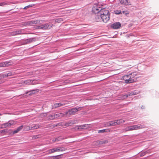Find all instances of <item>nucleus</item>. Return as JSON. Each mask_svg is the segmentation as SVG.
Segmentation results:
<instances>
[{
    "label": "nucleus",
    "instance_id": "nucleus-27",
    "mask_svg": "<svg viewBox=\"0 0 159 159\" xmlns=\"http://www.w3.org/2000/svg\"><path fill=\"white\" fill-rule=\"evenodd\" d=\"M41 137L40 135L39 134L36 135H34L32 137L33 139H35L38 138H40Z\"/></svg>",
    "mask_w": 159,
    "mask_h": 159
},
{
    "label": "nucleus",
    "instance_id": "nucleus-41",
    "mask_svg": "<svg viewBox=\"0 0 159 159\" xmlns=\"http://www.w3.org/2000/svg\"><path fill=\"white\" fill-rule=\"evenodd\" d=\"M145 108V106L143 105H142L141 107V108L142 109H144Z\"/></svg>",
    "mask_w": 159,
    "mask_h": 159
},
{
    "label": "nucleus",
    "instance_id": "nucleus-1",
    "mask_svg": "<svg viewBox=\"0 0 159 159\" xmlns=\"http://www.w3.org/2000/svg\"><path fill=\"white\" fill-rule=\"evenodd\" d=\"M100 16L102 20L107 23L110 19V14L108 11L103 9L100 12Z\"/></svg>",
    "mask_w": 159,
    "mask_h": 159
},
{
    "label": "nucleus",
    "instance_id": "nucleus-23",
    "mask_svg": "<svg viewBox=\"0 0 159 159\" xmlns=\"http://www.w3.org/2000/svg\"><path fill=\"white\" fill-rule=\"evenodd\" d=\"M40 126L38 124H36L33 127H32V130L37 129L40 127Z\"/></svg>",
    "mask_w": 159,
    "mask_h": 159
},
{
    "label": "nucleus",
    "instance_id": "nucleus-15",
    "mask_svg": "<svg viewBox=\"0 0 159 159\" xmlns=\"http://www.w3.org/2000/svg\"><path fill=\"white\" fill-rule=\"evenodd\" d=\"M8 125V127L12 126L16 124V122L12 120H10L7 122Z\"/></svg>",
    "mask_w": 159,
    "mask_h": 159
},
{
    "label": "nucleus",
    "instance_id": "nucleus-6",
    "mask_svg": "<svg viewBox=\"0 0 159 159\" xmlns=\"http://www.w3.org/2000/svg\"><path fill=\"white\" fill-rule=\"evenodd\" d=\"M82 108V107H79L78 108H73L70 110H69L68 112L65 113L66 116L67 115L68 113L70 115H75L77 111L79 110H81Z\"/></svg>",
    "mask_w": 159,
    "mask_h": 159
},
{
    "label": "nucleus",
    "instance_id": "nucleus-5",
    "mask_svg": "<svg viewBox=\"0 0 159 159\" xmlns=\"http://www.w3.org/2000/svg\"><path fill=\"white\" fill-rule=\"evenodd\" d=\"M43 20H32L25 23L26 26L33 25H34L37 24L38 23H41L43 22Z\"/></svg>",
    "mask_w": 159,
    "mask_h": 159
},
{
    "label": "nucleus",
    "instance_id": "nucleus-29",
    "mask_svg": "<svg viewBox=\"0 0 159 159\" xmlns=\"http://www.w3.org/2000/svg\"><path fill=\"white\" fill-rule=\"evenodd\" d=\"M12 75V73L11 72H9L7 74H5L3 75V77H8L11 76Z\"/></svg>",
    "mask_w": 159,
    "mask_h": 159
},
{
    "label": "nucleus",
    "instance_id": "nucleus-44",
    "mask_svg": "<svg viewBox=\"0 0 159 159\" xmlns=\"http://www.w3.org/2000/svg\"><path fill=\"white\" fill-rule=\"evenodd\" d=\"M123 13L124 14H127V13H125V11H123Z\"/></svg>",
    "mask_w": 159,
    "mask_h": 159
},
{
    "label": "nucleus",
    "instance_id": "nucleus-47",
    "mask_svg": "<svg viewBox=\"0 0 159 159\" xmlns=\"http://www.w3.org/2000/svg\"><path fill=\"white\" fill-rule=\"evenodd\" d=\"M1 115V114H0V116Z\"/></svg>",
    "mask_w": 159,
    "mask_h": 159
},
{
    "label": "nucleus",
    "instance_id": "nucleus-12",
    "mask_svg": "<svg viewBox=\"0 0 159 159\" xmlns=\"http://www.w3.org/2000/svg\"><path fill=\"white\" fill-rule=\"evenodd\" d=\"M24 33H23L22 31L21 30H16L15 31H14L11 33L12 35H15L18 34H23Z\"/></svg>",
    "mask_w": 159,
    "mask_h": 159
},
{
    "label": "nucleus",
    "instance_id": "nucleus-36",
    "mask_svg": "<svg viewBox=\"0 0 159 159\" xmlns=\"http://www.w3.org/2000/svg\"><path fill=\"white\" fill-rule=\"evenodd\" d=\"M61 155H57L56 156H53L52 157H54V159H58L60 158V156Z\"/></svg>",
    "mask_w": 159,
    "mask_h": 159
},
{
    "label": "nucleus",
    "instance_id": "nucleus-4",
    "mask_svg": "<svg viewBox=\"0 0 159 159\" xmlns=\"http://www.w3.org/2000/svg\"><path fill=\"white\" fill-rule=\"evenodd\" d=\"M66 150L67 149L65 148L58 147L50 149L48 150L47 152H48V154H50L56 152H63Z\"/></svg>",
    "mask_w": 159,
    "mask_h": 159
},
{
    "label": "nucleus",
    "instance_id": "nucleus-26",
    "mask_svg": "<svg viewBox=\"0 0 159 159\" xmlns=\"http://www.w3.org/2000/svg\"><path fill=\"white\" fill-rule=\"evenodd\" d=\"M8 130L7 129H4L2 130H0V133L5 134L7 133L8 132Z\"/></svg>",
    "mask_w": 159,
    "mask_h": 159
},
{
    "label": "nucleus",
    "instance_id": "nucleus-2",
    "mask_svg": "<svg viewBox=\"0 0 159 159\" xmlns=\"http://www.w3.org/2000/svg\"><path fill=\"white\" fill-rule=\"evenodd\" d=\"M53 24L50 23H46L37 26L36 29H41L44 30H48L52 28L53 26Z\"/></svg>",
    "mask_w": 159,
    "mask_h": 159
},
{
    "label": "nucleus",
    "instance_id": "nucleus-11",
    "mask_svg": "<svg viewBox=\"0 0 159 159\" xmlns=\"http://www.w3.org/2000/svg\"><path fill=\"white\" fill-rule=\"evenodd\" d=\"M121 26V24L120 22H116L112 24L111 25L112 28L114 29H118Z\"/></svg>",
    "mask_w": 159,
    "mask_h": 159
},
{
    "label": "nucleus",
    "instance_id": "nucleus-22",
    "mask_svg": "<svg viewBox=\"0 0 159 159\" xmlns=\"http://www.w3.org/2000/svg\"><path fill=\"white\" fill-rule=\"evenodd\" d=\"M8 127V124L7 123H5L2 124L1 125L0 128L3 129Z\"/></svg>",
    "mask_w": 159,
    "mask_h": 159
},
{
    "label": "nucleus",
    "instance_id": "nucleus-7",
    "mask_svg": "<svg viewBox=\"0 0 159 159\" xmlns=\"http://www.w3.org/2000/svg\"><path fill=\"white\" fill-rule=\"evenodd\" d=\"M139 93V92L136 91L130 92L125 95H122L120 98L121 99H124L129 96L135 95L138 94Z\"/></svg>",
    "mask_w": 159,
    "mask_h": 159
},
{
    "label": "nucleus",
    "instance_id": "nucleus-8",
    "mask_svg": "<svg viewBox=\"0 0 159 159\" xmlns=\"http://www.w3.org/2000/svg\"><path fill=\"white\" fill-rule=\"evenodd\" d=\"M13 64V63L11 61L2 62L0 63V67H7L12 65Z\"/></svg>",
    "mask_w": 159,
    "mask_h": 159
},
{
    "label": "nucleus",
    "instance_id": "nucleus-28",
    "mask_svg": "<svg viewBox=\"0 0 159 159\" xmlns=\"http://www.w3.org/2000/svg\"><path fill=\"white\" fill-rule=\"evenodd\" d=\"M121 11L119 10H116L114 11V13L116 15H119L121 13Z\"/></svg>",
    "mask_w": 159,
    "mask_h": 159
},
{
    "label": "nucleus",
    "instance_id": "nucleus-21",
    "mask_svg": "<svg viewBox=\"0 0 159 159\" xmlns=\"http://www.w3.org/2000/svg\"><path fill=\"white\" fill-rule=\"evenodd\" d=\"M134 130V125H131L128 126L125 128L126 131H129L130 130Z\"/></svg>",
    "mask_w": 159,
    "mask_h": 159
},
{
    "label": "nucleus",
    "instance_id": "nucleus-16",
    "mask_svg": "<svg viewBox=\"0 0 159 159\" xmlns=\"http://www.w3.org/2000/svg\"><path fill=\"white\" fill-rule=\"evenodd\" d=\"M146 128L145 126L142 125H134V130H137L139 129H141L144 128Z\"/></svg>",
    "mask_w": 159,
    "mask_h": 159
},
{
    "label": "nucleus",
    "instance_id": "nucleus-38",
    "mask_svg": "<svg viewBox=\"0 0 159 159\" xmlns=\"http://www.w3.org/2000/svg\"><path fill=\"white\" fill-rule=\"evenodd\" d=\"M83 127H84V129L85 128H88L89 127V125H88V124H84V125H83Z\"/></svg>",
    "mask_w": 159,
    "mask_h": 159
},
{
    "label": "nucleus",
    "instance_id": "nucleus-30",
    "mask_svg": "<svg viewBox=\"0 0 159 159\" xmlns=\"http://www.w3.org/2000/svg\"><path fill=\"white\" fill-rule=\"evenodd\" d=\"M75 120H72L71 121H69L67 123V124L68 126H71L72 124L75 123Z\"/></svg>",
    "mask_w": 159,
    "mask_h": 159
},
{
    "label": "nucleus",
    "instance_id": "nucleus-9",
    "mask_svg": "<svg viewBox=\"0 0 159 159\" xmlns=\"http://www.w3.org/2000/svg\"><path fill=\"white\" fill-rule=\"evenodd\" d=\"M35 40L36 39L35 38H31L22 40V43L24 44H25L31 43L33 41H35Z\"/></svg>",
    "mask_w": 159,
    "mask_h": 159
},
{
    "label": "nucleus",
    "instance_id": "nucleus-19",
    "mask_svg": "<svg viewBox=\"0 0 159 159\" xmlns=\"http://www.w3.org/2000/svg\"><path fill=\"white\" fill-rule=\"evenodd\" d=\"M65 103H56L54 105V107L56 108L65 105Z\"/></svg>",
    "mask_w": 159,
    "mask_h": 159
},
{
    "label": "nucleus",
    "instance_id": "nucleus-25",
    "mask_svg": "<svg viewBox=\"0 0 159 159\" xmlns=\"http://www.w3.org/2000/svg\"><path fill=\"white\" fill-rule=\"evenodd\" d=\"M24 129L25 131L32 130V127L28 126H25L24 127Z\"/></svg>",
    "mask_w": 159,
    "mask_h": 159
},
{
    "label": "nucleus",
    "instance_id": "nucleus-39",
    "mask_svg": "<svg viewBox=\"0 0 159 159\" xmlns=\"http://www.w3.org/2000/svg\"><path fill=\"white\" fill-rule=\"evenodd\" d=\"M148 153V152L147 151L143 152L141 153H140V156H143L146 153Z\"/></svg>",
    "mask_w": 159,
    "mask_h": 159
},
{
    "label": "nucleus",
    "instance_id": "nucleus-33",
    "mask_svg": "<svg viewBox=\"0 0 159 159\" xmlns=\"http://www.w3.org/2000/svg\"><path fill=\"white\" fill-rule=\"evenodd\" d=\"M61 139L60 138L58 137L57 138H56L53 139H52V141L53 142H57V141H59Z\"/></svg>",
    "mask_w": 159,
    "mask_h": 159
},
{
    "label": "nucleus",
    "instance_id": "nucleus-37",
    "mask_svg": "<svg viewBox=\"0 0 159 159\" xmlns=\"http://www.w3.org/2000/svg\"><path fill=\"white\" fill-rule=\"evenodd\" d=\"M31 82V80H28L24 81V83L26 84H27L28 83Z\"/></svg>",
    "mask_w": 159,
    "mask_h": 159
},
{
    "label": "nucleus",
    "instance_id": "nucleus-40",
    "mask_svg": "<svg viewBox=\"0 0 159 159\" xmlns=\"http://www.w3.org/2000/svg\"><path fill=\"white\" fill-rule=\"evenodd\" d=\"M32 7V6L30 5H29L28 6H26L24 8V9H27L29 7Z\"/></svg>",
    "mask_w": 159,
    "mask_h": 159
},
{
    "label": "nucleus",
    "instance_id": "nucleus-34",
    "mask_svg": "<svg viewBox=\"0 0 159 159\" xmlns=\"http://www.w3.org/2000/svg\"><path fill=\"white\" fill-rule=\"evenodd\" d=\"M8 4L6 2H2L0 3V6L3 7L6 5H7Z\"/></svg>",
    "mask_w": 159,
    "mask_h": 159
},
{
    "label": "nucleus",
    "instance_id": "nucleus-35",
    "mask_svg": "<svg viewBox=\"0 0 159 159\" xmlns=\"http://www.w3.org/2000/svg\"><path fill=\"white\" fill-rule=\"evenodd\" d=\"M77 129H84V128L83 126V125H79L77 126Z\"/></svg>",
    "mask_w": 159,
    "mask_h": 159
},
{
    "label": "nucleus",
    "instance_id": "nucleus-14",
    "mask_svg": "<svg viewBox=\"0 0 159 159\" xmlns=\"http://www.w3.org/2000/svg\"><path fill=\"white\" fill-rule=\"evenodd\" d=\"M108 126H114L116 125V120L110 121L107 123Z\"/></svg>",
    "mask_w": 159,
    "mask_h": 159
},
{
    "label": "nucleus",
    "instance_id": "nucleus-31",
    "mask_svg": "<svg viewBox=\"0 0 159 159\" xmlns=\"http://www.w3.org/2000/svg\"><path fill=\"white\" fill-rule=\"evenodd\" d=\"M108 130H109V129H103L99 130L98 131V133H104V132H107Z\"/></svg>",
    "mask_w": 159,
    "mask_h": 159
},
{
    "label": "nucleus",
    "instance_id": "nucleus-32",
    "mask_svg": "<svg viewBox=\"0 0 159 159\" xmlns=\"http://www.w3.org/2000/svg\"><path fill=\"white\" fill-rule=\"evenodd\" d=\"M63 21V19L62 18H60L56 19L55 20V22H56L60 23Z\"/></svg>",
    "mask_w": 159,
    "mask_h": 159
},
{
    "label": "nucleus",
    "instance_id": "nucleus-17",
    "mask_svg": "<svg viewBox=\"0 0 159 159\" xmlns=\"http://www.w3.org/2000/svg\"><path fill=\"white\" fill-rule=\"evenodd\" d=\"M23 127V125H21L19 127L17 128L13 132V134H15L19 132L20 130L22 129Z\"/></svg>",
    "mask_w": 159,
    "mask_h": 159
},
{
    "label": "nucleus",
    "instance_id": "nucleus-43",
    "mask_svg": "<svg viewBox=\"0 0 159 159\" xmlns=\"http://www.w3.org/2000/svg\"><path fill=\"white\" fill-rule=\"evenodd\" d=\"M42 115H44V116L45 115H46V114L45 113H43V114H42Z\"/></svg>",
    "mask_w": 159,
    "mask_h": 159
},
{
    "label": "nucleus",
    "instance_id": "nucleus-3",
    "mask_svg": "<svg viewBox=\"0 0 159 159\" xmlns=\"http://www.w3.org/2000/svg\"><path fill=\"white\" fill-rule=\"evenodd\" d=\"M133 75L131 74L124 76L123 77V79L125 81L126 83H130L134 82V81L133 79Z\"/></svg>",
    "mask_w": 159,
    "mask_h": 159
},
{
    "label": "nucleus",
    "instance_id": "nucleus-45",
    "mask_svg": "<svg viewBox=\"0 0 159 159\" xmlns=\"http://www.w3.org/2000/svg\"><path fill=\"white\" fill-rule=\"evenodd\" d=\"M34 91V90H33V91H32L31 92H33V91ZM30 92H31V91H30Z\"/></svg>",
    "mask_w": 159,
    "mask_h": 159
},
{
    "label": "nucleus",
    "instance_id": "nucleus-42",
    "mask_svg": "<svg viewBox=\"0 0 159 159\" xmlns=\"http://www.w3.org/2000/svg\"><path fill=\"white\" fill-rule=\"evenodd\" d=\"M2 83H3V82H2V81H1V80H0V84H2Z\"/></svg>",
    "mask_w": 159,
    "mask_h": 159
},
{
    "label": "nucleus",
    "instance_id": "nucleus-24",
    "mask_svg": "<svg viewBox=\"0 0 159 159\" xmlns=\"http://www.w3.org/2000/svg\"><path fill=\"white\" fill-rule=\"evenodd\" d=\"M48 118L50 120H54L55 119V115L54 114H51L48 116Z\"/></svg>",
    "mask_w": 159,
    "mask_h": 159
},
{
    "label": "nucleus",
    "instance_id": "nucleus-18",
    "mask_svg": "<svg viewBox=\"0 0 159 159\" xmlns=\"http://www.w3.org/2000/svg\"><path fill=\"white\" fill-rule=\"evenodd\" d=\"M116 125H120L123 123L125 122V120L121 119L120 120H116Z\"/></svg>",
    "mask_w": 159,
    "mask_h": 159
},
{
    "label": "nucleus",
    "instance_id": "nucleus-20",
    "mask_svg": "<svg viewBox=\"0 0 159 159\" xmlns=\"http://www.w3.org/2000/svg\"><path fill=\"white\" fill-rule=\"evenodd\" d=\"M120 2L121 4L125 5H128L129 3L128 0H120Z\"/></svg>",
    "mask_w": 159,
    "mask_h": 159
},
{
    "label": "nucleus",
    "instance_id": "nucleus-10",
    "mask_svg": "<svg viewBox=\"0 0 159 159\" xmlns=\"http://www.w3.org/2000/svg\"><path fill=\"white\" fill-rule=\"evenodd\" d=\"M100 7H98L97 6H94L92 8V11L95 13H99V14H100V12L102 10Z\"/></svg>",
    "mask_w": 159,
    "mask_h": 159
},
{
    "label": "nucleus",
    "instance_id": "nucleus-13",
    "mask_svg": "<svg viewBox=\"0 0 159 159\" xmlns=\"http://www.w3.org/2000/svg\"><path fill=\"white\" fill-rule=\"evenodd\" d=\"M55 119L58 117H61L66 116L65 113H60L58 114H54Z\"/></svg>",
    "mask_w": 159,
    "mask_h": 159
},
{
    "label": "nucleus",
    "instance_id": "nucleus-46",
    "mask_svg": "<svg viewBox=\"0 0 159 159\" xmlns=\"http://www.w3.org/2000/svg\"><path fill=\"white\" fill-rule=\"evenodd\" d=\"M54 159V157H53V159Z\"/></svg>",
    "mask_w": 159,
    "mask_h": 159
}]
</instances>
